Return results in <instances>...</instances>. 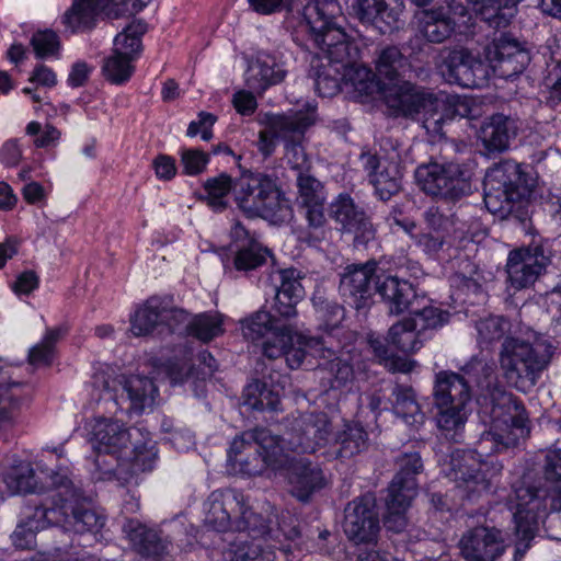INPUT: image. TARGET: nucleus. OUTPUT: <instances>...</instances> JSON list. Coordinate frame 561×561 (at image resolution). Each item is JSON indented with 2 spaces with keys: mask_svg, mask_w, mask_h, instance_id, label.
Segmentation results:
<instances>
[{
  "mask_svg": "<svg viewBox=\"0 0 561 561\" xmlns=\"http://www.w3.org/2000/svg\"><path fill=\"white\" fill-rule=\"evenodd\" d=\"M461 371L463 375L443 370L435 376L433 399L437 426L443 435L460 442L467 421L466 405L471 400L472 387H476L478 401L490 407L492 419L490 430L478 440L480 453L515 445L525 432L528 415L522 401L500 386L494 363L473 356Z\"/></svg>",
  "mask_w": 561,
  "mask_h": 561,
  "instance_id": "nucleus-1",
  "label": "nucleus"
},
{
  "mask_svg": "<svg viewBox=\"0 0 561 561\" xmlns=\"http://www.w3.org/2000/svg\"><path fill=\"white\" fill-rule=\"evenodd\" d=\"M545 488L522 479L513 485L508 506L513 512L518 539L530 540L538 520L548 512L561 511V449L546 455L543 466Z\"/></svg>",
  "mask_w": 561,
  "mask_h": 561,
  "instance_id": "nucleus-2",
  "label": "nucleus"
},
{
  "mask_svg": "<svg viewBox=\"0 0 561 561\" xmlns=\"http://www.w3.org/2000/svg\"><path fill=\"white\" fill-rule=\"evenodd\" d=\"M396 117L421 119L423 127L433 136H442L447 121L473 118L476 116L472 100L451 95L439 100L434 93L422 87L405 84L401 94L388 100Z\"/></svg>",
  "mask_w": 561,
  "mask_h": 561,
  "instance_id": "nucleus-3",
  "label": "nucleus"
},
{
  "mask_svg": "<svg viewBox=\"0 0 561 561\" xmlns=\"http://www.w3.org/2000/svg\"><path fill=\"white\" fill-rule=\"evenodd\" d=\"M283 442L265 427L244 431L231 442L228 462L236 472L250 477L268 468L279 471L288 462Z\"/></svg>",
  "mask_w": 561,
  "mask_h": 561,
  "instance_id": "nucleus-4",
  "label": "nucleus"
},
{
  "mask_svg": "<svg viewBox=\"0 0 561 561\" xmlns=\"http://www.w3.org/2000/svg\"><path fill=\"white\" fill-rule=\"evenodd\" d=\"M534 188L533 179L520 164L505 160L491 168L484 178V204L486 209L500 218H507L516 206L528 198Z\"/></svg>",
  "mask_w": 561,
  "mask_h": 561,
  "instance_id": "nucleus-5",
  "label": "nucleus"
},
{
  "mask_svg": "<svg viewBox=\"0 0 561 561\" xmlns=\"http://www.w3.org/2000/svg\"><path fill=\"white\" fill-rule=\"evenodd\" d=\"M264 533L253 536L245 531L252 541H240L234 550L237 561H274L278 549L289 561H295V551H302L305 540L296 518L283 514L277 519L275 528L271 526L272 519L263 517Z\"/></svg>",
  "mask_w": 561,
  "mask_h": 561,
  "instance_id": "nucleus-6",
  "label": "nucleus"
},
{
  "mask_svg": "<svg viewBox=\"0 0 561 561\" xmlns=\"http://www.w3.org/2000/svg\"><path fill=\"white\" fill-rule=\"evenodd\" d=\"M527 424L528 422L526 425ZM526 434H528L527 426L524 434L518 438L524 437ZM517 444L518 442H516L515 446ZM510 447H514V445L508 446V448ZM504 449H507V447H501L499 450L481 454L477 446L476 451L457 450L451 455L450 469L447 476L455 482L456 488L459 490L463 499H467L470 502H476L483 495L491 493L503 470V465L497 460H478L476 459L474 454L482 457Z\"/></svg>",
  "mask_w": 561,
  "mask_h": 561,
  "instance_id": "nucleus-7",
  "label": "nucleus"
},
{
  "mask_svg": "<svg viewBox=\"0 0 561 561\" xmlns=\"http://www.w3.org/2000/svg\"><path fill=\"white\" fill-rule=\"evenodd\" d=\"M50 479L56 492L50 495L49 505L53 523L78 534L98 533L104 526L105 517L90 507L68 474L55 473Z\"/></svg>",
  "mask_w": 561,
  "mask_h": 561,
  "instance_id": "nucleus-8",
  "label": "nucleus"
},
{
  "mask_svg": "<svg viewBox=\"0 0 561 561\" xmlns=\"http://www.w3.org/2000/svg\"><path fill=\"white\" fill-rule=\"evenodd\" d=\"M237 207L249 218L282 217L287 201L276 178L263 172H243L233 184Z\"/></svg>",
  "mask_w": 561,
  "mask_h": 561,
  "instance_id": "nucleus-9",
  "label": "nucleus"
},
{
  "mask_svg": "<svg viewBox=\"0 0 561 561\" xmlns=\"http://www.w3.org/2000/svg\"><path fill=\"white\" fill-rule=\"evenodd\" d=\"M205 524L217 531L233 525L237 531H249L253 536L264 533L263 516L252 511L248 497L237 489L216 490L204 503Z\"/></svg>",
  "mask_w": 561,
  "mask_h": 561,
  "instance_id": "nucleus-10",
  "label": "nucleus"
},
{
  "mask_svg": "<svg viewBox=\"0 0 561 561\" xmlns=\"http://www.w3.org/2000/svg\"><path fill=\"white\" fill-rule=\"evenodd\" d=\"M317 121L316 106L307 104L306 108L286 114L272 115L270 127L283 142L284 160L296 176L311 172L312 161L306 151V131Z\"/></svg>",
  "mask_w": 561,
  "mask_h": 561,
  "instance_id": "nucleus-11",
  "label": "nucleus"
},
{
  "mask_svg": "<svg viewBox=\"0 0 561 561\" xmlns=\"http://www.w3.org/2000/svg\"><path fill=\"white\" fill-rule=\"evenodd\" d=\"M91 435L95 454L93 462L100 471V479H110L116 474L123 466L117 455L129 449L134 439L144 438L141 428H127L124 423L105 416L94 419Z\"/></svg>",
  "mask_w": 561,
  "mask_h": 561,
  "instance_id": "nucleus-12",
  "label": "nucleus"
},
{
  "mask_svg": "<svg viewBox=\"0 0 561 561\" xmlns=\"http://www.w3.org/2000/svg\"><path fill=\"white\" fill-rule=\"evenodd\" d=\"M472 170L468 163L431 160L415 170V181L427 195L456 202L471 193Z\"/></svg>",
  "mask_w": 561,
  "mask_h": 561,
  "instance_id": "nucleus-13",
  "label": "nucleus"
},
{
  "mask_svg": "<svg viewBox=\"0 0 561 561\" xmlns=\"http://www.w3.org/2000/svg\"><path fill=\"white\" fill-rule=\"evenodd\" d=\"M553 354L552 345L543 339L533 343L506 337L500 353V366L508 381L520 379L535 381L538 375L547 368Z\"/></svg>",
  "mask_w": 561,
  "mask_h": 561,
  "instance_id": "nucleus-14",
  "label": "nucleus"
},
{
  "mask_svg": "<svg viewBox=\"0 0 561 561\" xmlns=\"http://www.w3.org/2000/svg\"><path fill=\"white\" fill-rule=\"evenodd\" d=\"M151 0H72L62 22L72 33H88L104 19L116 20L141 11Z\"/></svg>",
  "mask_w": 561,
  "mask_h": 561,
  "instance_id": "nucleus-15",
  "label": "nucleus"
},
{
  "mask_svg": "<svg viewBox=\"0 0 561 561\" xmlns=\"http://www.w3.org/2000/svg\"><path fill=\"white\" fill-rule=\"evenodd\" d=\"M298 207L305 210L308 222L306 228L298 231V240L310 247H316L327 237V219L324 203L327 199L323 184L311 172L296 176Z\"/></svg>",
  "mask_w": 561,
  "mask_h": 561,
  "instance_id": "nucleus-16",
  "label": "nucleus"
},
{
  "mask_svg": "<svg viewBox=\"0 0 561 561\" xmlns=\"http://www.w3.org/2000/svg\"><path fill=\"white\" fill-rule=\"evenodd\" d=\"M289 430L288 448L298 454H312L329 442L332 428L328 415L323 412H297L287 416Z\"/></svg>",
  "mask_w": 561,
  "mask_h": 561,
  "instance_id": "nucleus-17",
  "label": "nucleus"
},
{
  "mask_svg": "<svg viewBox=\"0 0 561 561\" xmlns=\"http://www.w3.org/2000/svg\"><path fill=\"white\" fill-rule=\"evenodd\" d=\"M306 50H319V54L327 58L330 64H350L359 58L357 45L345 33L340 22L335 25L314 30L299 36L296 42Z\"/></svg>",
  "mask_w": 561,
  "mask_h": 561,
  "instance_id": "nucleus-18",
  "label": "nucleus"
},
{
  "mask_svg": "<svg viewBox=\"0 0 561 561\" xmlns=\"http://www.w3.org/2000/svg\"><path fill=\"white\" fill-rule=\"evenodd\" d=\"M380 273L375 260L348 264L340 274L339 291L345 304L356 310L368 308Z\"/></svg>",
  "mask_w": 561,
  "mask_h": 561,
  "instance_id": "nucleus-19",
  "label": "nucleus"
},
{
  "mask_svg": "<svg viewBox=\"0 0 561 561\" xmlns=\"http://www.w3.org/2000/svg\"><path fill=\"white\" fill-rule=\"evenodd\" d=\"M551 262V251L542 243L510 252L506 262L507 280L515 289L527 288L546 272Z\"/></svg>",
  "mask_w": 561,
  "mask_h": 561,
  "instance_id": "nucleus-20",
  "label": "nucleus"
},
{
  "mask_svg": "<svg viewBox=\"0 0 561 561\" xmlns=\"http://www.w3.org/2000/svg\"><path fill=\"white\" fill-rule=\"evenodd\" d=\"M329 216L343 233L353 236L356 247L367 245L376 238V228L365 208L347 193H340L329 204Z\"/></svg>",
  "mask_w": 561,
  "mask_h": 561,
  "instance_id": "nucleus-21",
  "label": "nucleus"
},
{
  "mask_svg": "<svg viewBox=\"0 0 561 561\" xmlns=\"http://www.w3.org/2000/svg\"><path fill=\"white\" fill-rule=\"evenodd\" d=\"M467 15V8L458 0H444L417 15V31L433 44H442L455 33L458 20Z\"/></svg>",
  "mask_w": 561,
  "mask_h": 561,
  "instance_id": "nucleus-22",
  "label": "nucleus"
},
{
  "mask_svg": "<svg viewBox=\"0 0 561 561\" xmlns=\"http://www.w3.org/2000/svg\"><path fill=\"white\" fill-rule=\"evenodd\" d=\"M368 182L374 186L376 195L381 201H388L401 190L402 170L399 157H379L370 151L359 156Z\"/></svg>",
  "mask_w": 561,
  "mask_h": 561,
  "instance_id": "nucleus-23",
  "label": "nucleus"
},
{
  "mask_svg": "<svg viewBox=\"0 0 561 561\" xmlns=\"http://www.w3.org/2000/svg\"><path fill=\"white\" fill-rule=\"evenodd\" d=\"M343 528L347 538L356 543H371L377 540L380 526L371 495L356 497L347 504Z\"/></svg>",
  "mask_w": 561,
  "mask_h": 561,
  "instance_id": "nucleus-24",
  "label": "nucleus"
},
{
  "mask_svg": "<svg viewBox=\"0 0 561 561\" xmlns=\"http://www.w3.org/2000/svg\"><path fill=\"white\" fill-rule=\"evenodd\" d=\"M506 549L503 533L490 526H477L465 531L459 550L466 561H495Z\"/></svg>",
  "mask_w": 561,
  "mask_h": 561,
  "instance_id": "nucleus-25",
  "label": "nucleus"
},
{
  "mask_svg": "<svg viewBox=\"0 0 561 561\" xmlns=\"http://www.w3.org/2000/svg\"><path fill=\"white\" fill-rule=\"evenodd\" d=\"M375 68L376 75L380 79L387 80L389 84L392 85V88L385 93V102L392 115H394V110L388 102L389 98L401 94L405 84L417 87L411 82L413 77L412 66L399 47L387 46L378 53L375 60Z\"/></svg>",
  "mask_w": 561,
  "mask_h": 561,
  "instance_id": "nucleus-26",
  "label": "nucleus"
},
{
  "mask_svg": "<svg viewBox=\"0 0 561 561\" xmlns=\"http://www.w3.org/2000/svg\"><path fill=\"white\" fill-rule=\"evenodd\" d=\"M485 57L493 71L502 78L519 75L529 61V55L513 37L502 34L485 48Z\"/></svg>",
  "mask_w": 561,
  "mask_h": 561,
  "instance_id": "nucleus-27",
  "label": "nucleus"
},
{
  "mask_svg": "<svg viewBox=\"0 0 561 561\" xmlns=\"http://www.w3.org/2000/svg\"><path fill=\"white\" fill-rule=\"evenodd\" d=\"M131 548L144 558L153 561H171L173 545L161 531L137 519H128L123 526Z\"/></svg>",
  "mask_w": 561,
  "mask_h": 561,
  "instance_id": "nucleus-28",
  "label": "nucleus"
},
{
  "mask_svg": "<svg viewBox=\"0 0 561 561\" xmlns=\"http://www.w3.org/2000/svg\"><path fill=\"white\" fill-rule=\"evenodd\" d=\"M345 4L351 15L378 28L381 34L399 28L402 1L393 7H389L386 0H345Z\"/></svg>",
  "mask_w": 561,
  "mask_h": 561,
  "instance_id": "nucleus-29",
  "label": "nucleus"
},
{
  "mask_svg": "<svg viewBox=\"0 0 561 561\" xmlns=\"http://www.w3.org/2000/svg\"><path fill=\"white\" fill-rule=\"evenodd\" d=\"M279 471L288 480L291 494L302 502L308 501L314 491L324 485L322 470L304 458L288 456V462Z\"/></svg>",
  "mask_w": 561,
  "mask_h": 561,
  "instance_id": "nucleus-30",
  "label": "nucleus"
},
{
  "mask_svg": "<svg viewBox=\"0 0 561 561\" xmlns=\"http://www.w3.org/2000/svg\"><path fill=\"white\" fill-rule=\"evenodd\" d=\"M343 20L337 0H310L302 10V21L293 33L295 42L311 31L323 30Z\"/></svg>",
  "mask_w": 561,
  "mask_h": 561,
  "instance_id": "nucleus-31",
  "label": "nucleus"
},
{
  "mask_svg": "<svg viewBox=\"0 0 561 561\" xmlns=\"http://www.w3.org/2000/svg\"><path fill=\"white\" fill-rule=\"evenodd\" d=\"M286 73L283 64L275 56L260 53L247 70L245 82L253 92L263 93L270 87L280 83Z\"/></svg>",
  "mask_w": 561,
  "mask_h": 561,
  "instance_id": "nucleus-32",
  "label": "nucleus"
},
{
  "mask_svg": "<svg viewBox=\"0 0 561 561\" xmlns=\"http://www.w3.org/2000/svg\"><path fill=\"white\" fill-rule=\"evenodd\" d=\"M376 293L381 296L392 314H401L407 311L416 296L410 282L401 279L397 275L381 273L376 282Z\"/></svg>",
  "mask_w": 561,
  "mask_h": 561,
  "instance_id": "nucleus-33",
  "label": "nucleus"
},
{
  "mask_svg": "<svg viewBox=\"0 0 561 561\" xmlns=\"http://www.w3.org/2000/svg\"><path fill=\"white\" fill-rule=\"evenodd\" d=\"M277 275L280 284L273 309L279 317L290 319L297 314L296 306L304 297V287L295 268L282 270Z\"/></svg>",
  "mask_w": 561,
  "mask_h": 561,
  "instance_id": "nucleus-34",
  "label": "nucleus"
},
{
  "mask_svg": "<svg viewBox=\"0 0 561 561\" xmlns=\"http://www.w3.org/2000/svg\"><path fill=\"white\" fill-rule=\"evenodd\" d=\"M515 121L503 114H494L485 119L480 128V139L490 152H502L516 136Z\"/></svg>",
  "mask_w": 561,
  "mask_h": 561,
  "instance_id": "nucleus-35",
  "label": "nucleus"
},
{
  "mask_svg": "<svg viewBox=\"0 0 561 561\" xmlns=\"http://www.w3.org/2000/svg\"><path fill=\"white\" fill-rule=\"evenodd\" d=\"M50 517L49 505H36L33 512L27 514L25 518L18 524L11 535L14 547L22 550L32 549L36 543V533L50 525H55Z\"/></svg>",
  "mask_w": 561,
  "mask_h": 561,
  "instance_id": "nucleus-36",
  "label": "nucleus"
},
{
  "mask_svg": "<svg viewBox=\"0 0 561 561\" xmlns=\"http://www.w3.org/2000/svg\"><path fill=\"white\" fill-rule=\"evenodd\" d=\"M55 473H67L66 471L51 472L47 476L49 483L38 482L35 471L31 463L22 462L11 468L4 476V483L11 494L19 493H37L42 494L47 491L55 494V489L51 483V476Z\"/></svg>",
  "mask_w": 561,
  "mask_h": 561,
  "instance_id": "nucleus-37",
  "label": "nucleus"
},
{
  "mask_svg": "<svg viewBox=\"0 0 561 561\" xmlns=\"http://www.w3.org/2000/svg\"><path fill=\"white\" fill-rule=\"evenodd\" d=\"M328 343L324 337H308L293 331V342L287 344L284 355L288 367L299 368L308 354L313 357H331L333 348Z\"/></svg>",
  "mask_w": 561,
  "mask_h": 561,
  "instance_id": "nucleus-38",
  "label": "nucleus"
},
{
  "mask_svg": "<svg viewBox=\"0 0 561 561\" xmlns=\"http://www.w3.org/2000/svg\"><path fill=\"white\" fill-rule=\"evenodd\" d=\"M122 386V390L127 396L129 401L128 411L137 414L142 413L146 409L152 408L156 397L158 396V388L152 379L134 375L123 377L117 381Z\"/></svg>",
  "mask_w": 561,
  "mask_h": 561,
  "instance_id": "nucleus-39",
  "label": "nucleus"
},
{
  "mask_svg": "<svg viewBox=\"0 0 561 561\" xmlns=\"http://www.w3.org/2000/svg\"><path fill=\"white\" fill-rule=\"evenodd\" d=\"M472 12L490 27H506L517 13L519 0H468Z\"/></svg>",
  "mask_w": 561,
  "mask_h": 561,
  "instance_id": "nucleus-40",
  "label": "nucleus"
},
{
  "mask_svg": "<svg viewBox=\"0 0 561 561\" xmlns=\"http://www.w3.org/2000/svg\"><path fill=\"white\" fill-rule=\"evenodd\" d=\"M26 390L27 386L22 382H0V432H8L15 425Z\"/></svg>",
  "mask_w": 561,
  "mask_h": 561,
  "instance_id": "nucleus-41",
  "label": "nucleus"
},
{
  "mask_svg": "<svg viewBox=\"0 0 561 561\" xmlns=\"http://www.w3.org/2000/svg\"><path fill=\"white\" fill-rule=\"evenodd\" d=\"M163 304V296H151L136 309L130 318V330L135 336H145L162 328Z\"/></svg>",
  "mask_w": 561,
  "mask_h": 561,
  "instance_id": "nucleus-42",
  "label": "nucleus"
},
{
  "mask_svg": "<svg viewBox=\"0 0 561 561\" xmlns=\"http://www.w3.org/2000/svg\"><path fill=\"white\" fill-rule=\"evenodd\" d=\"M242 404L253 411H278L280 405L279 392L267 382L253 379L243 389Z\"/></svg>",
  "mask_w": 561,
  "mask_h": 561,
  "instance_id": "nucleus-43",
  "label": "nucleus"
},
{
  "mask_svg": "<svg viewBox=\"0 0 561 561\" xmlns=\"http://www.w3.org/2000/svg\"><path fill=\"white\" fill-rule=\"evenodd\" d=\"M447 67L449 79L463 88L477 87L476 72L483 70L482 64L472 58L466 50L453 51L448 58Z\"/></svg>",
  "mask_w": 561,
  "mask_h": 561,
  "instance_id": "nucleus-44",
  "label": "nucleus"
},
{
  "mask_svg": "<svg viewBox=\"0 0 561 561\" xmlns=\"http://www.w3.org/2000/svg\"><path fill=\"white\" fill-rule=\"evenodd\" d=\"M358 59H354L350 64H340L343 75V84L352 88L359 95H371L378 88L375 80L376 73L370 68L357 64Z\"/></svg>",
  "mask_w": 561,
  "mask_h": 561,
  "instance_id": "nucleus-45",
  "label": "nucleus"
},
{
  "mask_svg": "<svg viewBox=\"0 0 561 561\" xmlns=\"http://www.w3.org/2000/svg\"><path fill=\"white\" fill-rule=\"evenodd\" d=\"M321 358L325 359V362L318 366V373L321 375L320 378L323 387L340 389L353 380L354 371L352 365L336 357L334 350L331 357Z\"/></svg>",
  "mask_w": 561,
  "mask_h": 561,
  "instance_id": "nucleus-46",
  "label": "nucleus"
},
{
  "mask_svg": "<svg viewBox=\"0 0 561 561\" xmlns=\"http://www.w3.org/2000/svg\"><path fill=\"white\" fill-rule=\"evenodd\" d=\"M339 446L336 456L342 459H350L367 448L368 434L358 423L345 424L344 430L335 438Z\"/></svg>",
  "mask_w": 561,
  "mask_h": 561,
  "instance_id": "nucleus-47",
  "label": "nucleus"
},
{
  "mask_svg": "<svg viewBox=\"0 0 561 561\" xmlns=\"http://www.w3.org/2000/svg\"><path fill=\"white\" fill-rule=\"evenodd\" d=\"M425 340L410 318L393 324L388 333V341L403 353L419 351Z\"/></svg>",
  "mask_w": 561,
  "mask_h": 561,
  "instance_id": "nucleus-48",
  "label": "nucleus"
},
{
  "mask_svg": "<svg viewBox=\"0 0 561 561\" xmlns=\"http://www.w3.org/2000/svg\"><path fill=\"white\" fill-rule=\"evenodd\" d=\"M477 342L481 348L501 341L511 330L510 321L502 316H489L476 322Z\"/></svg>",
  "mask_w": 561,
  "mask_h": 561,
  "instance_id": "nucleus-49",
  "label": "nucleus"
},
{
  "mask_svg": "<svg viewBox=\"0 0 561 561\" xmlns=\"http://www.w3.org/2000/svg\"><path fill=\"white\" fill-rule=\"evenodd\" d=\"M392 410L407 423L417 422L422 417L415 392L410 386L396 385L391 392Z\"/></svg>",
  "mask_w": 561,
  "mask_h": 561,
  "instance_id": "nucleus-50",
  "label": "nucleus"
},
{
  "mask_svg": "<svg viewBox=\"0 0 561 561\" xmlns=\"http://www.w3.org/2000/svg\"><path fill=\"white\" fill-rule=\"evenodd\" d=\"M233 184L234 182L227 173L209 178L203 184L205 196L202 198L205 199L207 205L214 210H224L228 205L226 201L227 195L231 191L233 192Z\"/></svg>",
  "mask_w": 561,
  "mask_h": 561,
  "instance_id": "nucleus-51",
  "label": "nucleus"
},
{
  "mask_svg": "<svg viewBox=\"0 0 561 561\" xmlns=\"http://www.w3.org/2000/svg\"><path fill=\"white\" fill-rule=\"evenodd\" d=\"M147 32V25L136 20L128 24L114 38V49L134 59L141 48V36Z\"/></svg>",
  "mask_w": 561,
  "mask_h": 561,
  "instance_id": "nucleus-52",
  "label": "nucleus"
},
{
  "mask_svg": "<svg viewBox=\"0 0 561 561\" xmlns=\"http://www.w3.org/2000/svg\"><path fill=\"white\" fill-rule=\"evenodd\" d=\"M279 321L267 311L260 310L241 322L244 339L256 342L279 327Z\"/></svg>",
  "mask_w": 561,
  "mask_h": 561,
  "instance_id": "nucleus-53",
  "label": "nucleus"
},
{
  "mask_svg": "<svg viewBox=\"0 0 561 561\" xmlns=\"http://www.w3.org/2000/svg\"><path fill=\"white\" fill-rule=\"evenodd\" d=\"M268 251L263 248L257 241H248V243L240 244L234 255V267L238 271H251L262 266L267 259Z\"/></svg>",
  "mask_w": 561,
  "mask_h": 561,
  "instance_id": "nucleus-54",
  "label": "nucleus"
},
{
  "mask_svg": "<svg viewBox=\"0 0 561 561\" xmlns=\"http://www.w3.org/2000/svg\"><path fill=\"white\" fill-rule=\"evenodd\" d=\"M163 306L165 310L162 311V331L167 330L169 333H190L191 317L190 313L174 305L172 296H163Z\"/></svg>",
  "mask_w": 561,
  "mask_h": 561,
  "instance_id": "nucleus-55",
  "label": "nucleus"
},
{
  "mask_svg": "<svg viewBox=\"0 0 561 561\" xmlns=\"http://www.w3.org/2000/svg\"><path fill=\"white\" fill-rule=\"evenodd\" d=\"M449 312L444 311L437 307H424L421 310L414 311L410 318L424 339H430V332L442 328L449 321Z\"/></svg>",
  "mask_w": 561,
  "mask_h": 561,
  "instance_id": "nucleus-56",
  "label": "nucleus"
},
{
  "mask_svg": "<svg viewBox=\"0 0 561 561\" xmlns=\"http://www.w3.org/2000/svg\"><path fill=\"white\" fill-rule=\"evenodd\" d=\"M416 495L417 482L408 480V483L404 484L401 481L392 479L386 499L387 510L407 511Z\"/></svg>",
  "mask_w": 561,
  "mask_h": 561,
  "instance_id": "nucleus-57",
  "label": "nucleus"
},
{
  "mask_svg": "<svg viewBox=\"0 0 561 561\" xmlns=\"http://www.w3.org/2000/svg\"><path fill=\"white\" fill-rule=\"evenodd\" d=\"M222 320L215 313H199L192 318L190 335L209 342L222 333Z\"/></svg>",
  "mask_w": 561,
  "mask_h": 561,
  "instance_id": "nucleus-58",
  "label": "nucleus"
},
{
  "mask_svg": "<svg viewBox=\"0 0 561 561\" xmlns=\"http://www.w3.org/2000/svg\"><path fill=\"white\" fill-rule=\"evenodd\" d=\"M133 60L134 59L113 49V55L106 58L103 64V73L112 83H124L130 78L134 71V67L131 66Z\"/></svg>",
  "mask_w": 561,
  "mask_h": 561,
  "instance_id": "nucleus-59",
  "label": "nucleus"
},
{
  "mask_svg": "<svg viewBox=\"0 0 561 561\" xmlns=\"http://www.w3.org/2000/svg\"><path fill=\"white\" fill-rule=\"evenodd\" d=\"M262 343L263 355L275 359L285 355L287 344L293 342V329L290 325L275 327Z\"/></svg>",
  "mask_w": 561,
  "mask_h": 561,
  "instance_id": "nucleus-60",
  "label": "nucleus"
},
{
  "mask_svg": "<svg viewBox=\"0 0 561 561\" xmlns=\"http://www.w3.org/2000/svg\"><path fill=\"white\" fill-rule=\"evenodd\" d=\"M131 457V470L134 473L149 471L157 460V451L153 446H148L146 436L138 437L131 442L129 447Z\"/></svg>",
  "mask_w": 561,
  "mask_h": 561,
  "instance_id": "nucleus-61",
  "label": "nucleus"
},
{
  "mask_svg": "<svg viewBox=\"0 0 561 561\" xmlns=\"http://www.w3.org/2000/svg\"><path fill=\"white\" fill-rule=\"evenodd\" d=\"M342 69L330 67L317 72L314 81L319 95L331 98L340 92L343 84Z\"/></svg>",
  "mask_w": 561,
  "mask_h": 561,
  "instance_id": "nucleus-62",
  "label": "nucleus"
},
{
  "mask_svg": "<svg viewBox=\"0 0 561 561\" xmlns=\"http://www.w3.org/2000/svg\"><path fill=\"white\" fill-rule=\"evenodd\" d=\"M425 229L443 234L453 240V231L455 227L454 215H445L436 206L427 208L424 214Z\"/></svg>",
  "mask_w": 561,
  "mask_h": 561,
  "instance_id": "nucleus-63",
  "label": "nucleus"
},
{
  "mask_svg": "<svg viewBox=\"0 0 561 561\" xmlns=\"http://www.w3.org/2000/svg\"><path fill=\"white\" fill-rule=\"evenodd\" d=\"M31 45L37 58L54 56L60 46L59 36L50 30L38 31L33 34Z\"/></svg>",
  "mask_w": 561,
  "mask_h": 561,
  "instance_id": "nucleus-64",
  "label": "nucleus"
}]
</instances>
